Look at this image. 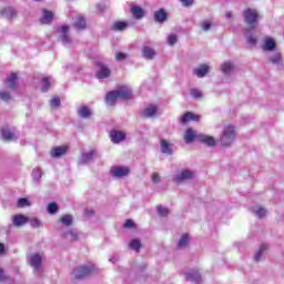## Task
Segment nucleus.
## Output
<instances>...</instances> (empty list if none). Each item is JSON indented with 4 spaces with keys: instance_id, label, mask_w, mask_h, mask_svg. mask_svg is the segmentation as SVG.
Returning a JSON list of instances; mask_svg holds the SVG:
<instances>
[{
    "instance_id": "43",
    "label": "nucleus",
    "mask_w": 284,
    "mask_h": 284,
    "mask_svg": "<svg viewBox=\"0 0 284 284\" xmlns=\"http://www.w3.org/2000/svg\"><path fill=\"white\" fill-rule=\"evenodd\" d=\"M41 176H43V172L41 171V169H39V168L33 169L32 181L38 182L41 179Z\"/></svg>"
},
{
    "instance_id": "12",
    "label": "nucleus",
    "mask_w": 284,
    "mask_h": 284,
    "mask_svg": "<svg viewBox=\"0 0 284 284\" xmlns=\"http://www.w3.org/2000/svg\"><path fill=\"white\" fill-rule=\"evenodd\" d=\"M58 33L60 34L61 42L63 45H70V27L69 26H62L59 30Z\"/></svg>"
},
{
    "instance_id": "18",
    "label": "nucleus",
    "mask_w": 284,
    "mask_h": 284,
    "mask_svg": "<svg viewBox=\"0 0 284 284\" xmlns=\"http://www.w3.org/2000/svg\"><path fill=\"white\" fill-rule=\"evenodd\" d=\"M252 213L257 219H265L267 216V209H265L263 205L255 204L252 206Z\"/></svg>"
},
{
    "instance_id": "32",
    "label": "nucleus",
    "mask_w": 284,
    "mask_h": 284,
    "mask_svg": "<svg viewBox=\"0 0 284 284\" xmlns=\"http://www.w3.org/2000/svg\"><path fill=\"white\" fill-rule=\"evenodd\" d=\"M119 95L116 93V91H110L108 94H106V98H105V103L106 105H114V103L116 101H119Z\"/></svg>"
},
{
    "instance_id": "59",
    "label": "nucleus",
    "mask_w": 284,
    "mask_h": 284,
    "mask_svg": "<svg viewBox=\"0 0 284 284\" xmlns=\"http://www.w3.org/2000/svg\"><path fill=\"white\" fill-rule=\"evenodd\" d=\"M230 17H232L231 12H226V18L230 19Z\"/></svg>"
},
{
    "instance_id": "25",
    "label": "nucleus",
    "mask_w": 284,
    "mask_h": 284,
    "mask_svg": "<svg viewBox=\"0 0 284 284\" xmlns=\"http://www.w3.org/2000/svg\"><path fill=\"white\" fill-rule=\"evenodd\" d=\"M142 57L150 61L156 57V51L153 48L145 45L142 48Z\"/></svg>"
},
{
    "instance_id": "29",
    "label": "nucleus",
    "mask_w": 284,
    "mask_h": 284,
    "mask_svg": "<svg viewBox=\"0 0 284 284\" xmlns=\"http://www.w3.org/2000/svg\"><path fill=\"white\" fill-rule=\"evenodd\" d=\"M94 153H95L94 150L82 152V155L80 158V163H82V165H84L85 163H90V161L94 159Z\"/></svg>"
},
{
    "instance_id": "16",
    "label": "nucleus",
    "mask_w": 284,
    "mask_h": 284,
    "mask_svg": "<svg viewBox=\"0 0 284 284\" xmlns=\"http://www.w3.org/2000/svg\"><path fill=\"white\" fill-rule=\"evenodd\" d=\"M110 139L112 143H122V141H125V132L113 130L110 132Z\"/></svg>"
},
{
    "instance_id": "17",
    "label": "nucleus",
    "mask_w": 284,
    "mask_h": 284,
    "mask_svg": "<svg viewBox=\"0 0 284 284\" xmlns=\"http://www.w3.org/2000/svg\"><path fill=\"white\" fill-rule=\"evenodd\" d=\"M199 142L204 143V145H207L209 148H214V145H216V139L214 136L205 135L203 133H200Z\"/></svg>"
},
{
    "instance_id": "3",
    "label": "nucleus",
    "mask_w": 284,
    "mask_h": 284,
    "mask_svg": "<svg viewBox=\"0 0 284 284\" xmlns=\"http://www.w3.org/2000/svg\"><path fill=\"white\" fill-rule=\"evenodd\" d=\"M261 19V14H258V11L256 9H246L244 10V21L251 28V30H254L258 26V20Z\"/></svg>"
},
{
    "instance_id": "49",
    "label": "nucleus",
    "mask_w": 284,
    "mask_h": 284,
    "mask_svg": "<svg viewBox=\"0 0 284 284\" xmlns=\"http://www.w3.org/2000/svg\"><path fill=\"white\" fill-rule=\"evenodd\" d=\"M191 97L192 99H203V92L199 89H192Z\"/></svg>"
},
{
    "instance_id": "13",
    "label": "nucleus",
    "mask_w": 284,
    "mask_h": 284,
    "mask_svg": "<svg viewBox=\"0 0 284 284\" xmlns=\"http://www.w3.org/2000/svg\"><path fill=\"white\" fill-rule=\"evenodd\" d=\"M276 48V40L272 37H266L263 40L262 43V50H264V52H272V50H275Z\"/></svg>"
},
{
    "instance_id": "45",
    "label": "nucleus",
    "mask_w": 284,
    "mask_h": 284,
    "mask_svg": "<svg viewBox=\"0 0 284 284\" xmlns=\"http://www.w3.org/2000/svg\"><path fill=\"white\" fill-rule=\"evenodd\" d=\"M178 41H179V37L175 33H171L166 38V42L170 45H176Z\"/></svg>"
},
{
    "instance_id": "6",
    "label": "nucleus",
    "mask_w": 284,
    "mask_h": 284,
    "mask_svg": "<svg viewBox=\"0 0 284 284\" xmlns=\"http://www.w3.org/2000/svg\"><path fill=\"white\" fill-rule=\"evenodd\" d=\"M28 263L33 270H41V263L43 262V253H32L28 256Z\"/></svg>"
},
{
    "instance_id": "35",
    "label": "nucleus",
    "mask_w": 284,
    "mask_h": 284,
    "mask_svg": "<svg viewBox=\"0 0 284 284\" xmlns=\"http://www.w3.org/2000/svg\"><path fill=\"white\" fill-rule=\"evenodd\" d=\"M2 17H6V19H14L17 17V10L12 7H8L1 11Z\"/></svg>"
},
{
    "instance_id": "56",
    "label": "nucleus",
    "mask_w": 284,
    "mask_h": 284,
    "mask_svg": "<svg viewBox=\"0 0 284 284\" xmlns=\"http://www.w3.org/2000/svg\"><path fill=\"white\" fill-rule=\"evenodd\" d=\"M152 181L153 183H161V175H159V173H153Z\"/></svg>"
},
{
    "instance_id": "11",
    "label": "nucleus",
    "mask_w": 284,
    "mask_h": 284,
    "mask_svg": "<svg viewBox=\"0 0 284 284\" xmlns=\"http://www.w3.org/2000/svg\"><path fill=\"white\" fill-rule=\"evenodd\" d=\"M110 74H112V71H110V68H108V64L103 62H98V70H97L98 79H108Z\"/></svg>"
},
{
    "instance_id": "53",
    "label": "nucleus",
    "mask_w": 284,
    "mask_h": 284,
    "mask_svg": "<svg viewBox=\"0 0 284 284\" xmlns=\"http://www.w3.org/2000/svg\"><path fill=\"white\" fill-rule=\"evenodd\" d=\"M0 99L1 101H10L11 97L8 91H0Z\"/></svg>"
},
{
    "instance_id": "52",
    "label": "nucleus",
    "mask_w": 284,
    "mask_h": 284,
    "mask_svg": "<svg viewBox=\"0 0 284 284\" xmlns=\"http://www.w3.org/2000/svg\"><path fill=\"white\" fill-rule=\"evenodd\" d=\"M158 213L160 216H168V214H170V210L163 206H158Z\"/></svg>"
},
{
    "instance_id": "48",
    "label": "nucleus",
    "mask_w": 284,
    "mask_h": 284,
    "mask_svg": "<svg viewBox=\"0 0 284 284\" xmlns=\"http://www.w3.org/2000/svg\"><path fill=\"white\" fill-rule=\"evenodd\" d=\"M272 63H274L275 65H281V63H283V58L281 57V53H275L272 58H271Z\"/></svg>"
},
{
    "instance_id": "31",
    "label": "nucleus",
    "mask_w": 284,
    "mask_h": 284,
    "mask_svg": "<svg viewBox=\"0 0 284 284\" xmlns=\"http://www.w3.org/2000/svg\"><path fill=\"white\" fill-rule=\"evenodd\" d=\"M199 119H200L199 115L192 112H186L180 118V121L181 123H190V121H199Z\"/></svg>"
},
{
    "instance_id": "23",
    "label": "nucleus",
    "mask_w": 284,
    "mask_h": 284,
    "mask_svg": "<svg viewBox=\"0 0 284 284\" xmlns=\"http://www.w3.org/2000/svg\"><path fill=\"white\" fill-rule=\"evenodd\" d=\"M234 70H236V67L232 61H225L221 64V72H223L226 75L232 74Z\"/></svg>"
},
{
    "instance_id": "40",
    "label": "nucleus",
    "mask_w": 284,
    "mask_h": 284,
    "mask_svg": "<svg viewBox=\"0 0 284 284\" xmlns=\"http://www.w3.org/2000/svg\"><path fill=\"white\" fill-rule=\"evenodd\" d=\"M265 252H267V245L262 244L260 246V250L255 254V261H261V258H263Z\"/></svg>"
},
{
    "instance_id": "33",
    "label": "nucleus",
    "mask_w": 284,
    "mask_h": 284,
    "mask_svg": "<svg viewBox=\"0 0 284 284\" xmlns=\"http://www.w3.org/2000/svg\"><path fill=\"white\" fill-rule=\"evenodd\" d=\"M85 18H83V16H78L74 20L75 30H85Z\"/></svg>"
},
{
    "instance_id": "19",
    "label": "nucleus",
    "mask_w": 284,
    "mask_h": 284,
    "mask_svg": "<svg viewBox=\"0 0 284 284\" xmlns=\"http://www.w3.org/2000/svg\"><path fill=\"white\" fill-rule=\"evenodd\" d=\"M7 85L10 90H17V88H19V75H17V73H11L7 78Z\"/></svg>"
},
{
    "instance_id": "55",
    "label": "nucleus",
    "mask_w": 284,
    "mask_h": 284,
    "mask_svg": "<svg viewBox=\"0 0 284 284\" xmlns=\"http://www.w3.org/2000/svg\"><path fill=\"white\" fill-rule=\"evenodd\" d=\"M183 8H190V6H192V3H194V0H179Z\"/></svg>"
},
{
    "instance_id": "22",
    "label": "nucleus",
    "mask_w": 284,
    "mask_h": 284,
    "mask_svg": "<svg viewBox=\"0 0 284 284\" xmlns=\"http://www.w3.org/2000/svg\"><path fill=\"white\" fill-rule=\"evenodd\" d=\"M128 28H130V22L128 21H115L111 27L114 32H123V30H128Z\"/></svg>"
},
{
    "instance_id": "58",
    "label": "nucleus",
    "mask_w": 284,
    "mask_h": 284,
    "mask_svg": "<svg viewBox=\"0 0 284 284\" xmlns=\"http://www.w3.org/2000/svg\"><path fill=\"white\" fill-rule=\"evenodd\" d=\"M4 251L6 246L3 245V243H0V254H3Z\"/></svg>"
},
{
    "instance_id": "34",
    "label": "nucleus",
    "mask_w": 284,
    "mask_h": 284,
    "mask_svg": "<svg viewBox=\"0 0 284 284\" xmlns=\"http://www.w3.org/2000/svg\"><path fill=\"white\" fill-rule=\"evenodd\" d=\"M74 219L72 217V215H62L59 219V223H61V225H64V227H68V230L70 229V225H72Z\"/></svg>"
},
{
    "instance_id": "30",
    "label": "nucleus",
    "mask_w": 284,
    "mask_h": 284,
    "mask_svg": "<svg viewBox=\"0 0 284 284\" xmlns=\"http://www.w3.org/2000/svg\"><path fill=\"white\" fill-rule=\"evenodd\" d=\"M185 278L187 281H192L193 283H200L201 273L199 271H189L187 273H185Z\"/></svg>"
},
{
    "instance_id": "2",
    "label": "nucleus",
    "mask_w": 284,
    "mask_h": 284,
    "mask_svg": "<svg viewBox=\"0 0 284 284\" xmlns=\"http://www.w3.org/2000/svg\"><path fill=\"white\" fill-rule=\"evenodd\" d=\"M97 267L92 263H88L81 266L73 268L71 273V278L74 281H81V278H85V276H90V274L94 273Z\"/></svg>"
},
{
    "instance_id": "24",
    "label": "nucleus",
    "mask_w": 284,
    "mask_h": 284,
    "mask_svg": "<svg viewBox=\"0 0 284 284\" xmlns=\"http://www.w3.org/2000/svg\"><path fill=\"white\" fill-rule=\"evenodd\" d=\"M154 21L155 23H165L168 21V12L164 9H159L154 12Z\"/></svg>"
},
{
    "instance_id": "50",
    "label": "nucleus",
    "mask_w": 284,
    "mask_h": 284,
    "mask_svg": "<svg viewBox=\"0 0 284 284\" xmlns=\"http://www.w3.org/2000/svg\"><path fill=\"white\" fill-rule=\"evenodd\" d=\"M51 108H59L61 105V99L59 97H54L50 101Z\"/></svg>"
},
{
    "instance_id": "26",
    "label": "nucleus",
    "mask_w": 284,
    "mask_h": 284,
    "mask_svg": "<svg viewBox=\"0 0 284 284\" xmlns=\"http://www.w3.org/2000/svg\"><path fill=\"white\" fill-rule=\"evenodd\" d=\"M52 85H54V79H52L51 77L42 78V81H41L42 92H48V90H50V88H52Z\"/></svg>"
},
{
    "instance_id": "1",
    "label": "nucleus",
    "mask_w": 284,
    "mask_h": 284,
    "mask_svg": "<svg viewBox=\"0 0 284 284\" xmlns=\"http://www.w3.org/2000/svg\"><path fill=\"white\" fill-rule=\"evenodd\" d=\"M236 140V126L226 124L223 126L219 141L223 148H230Z\"/></svg>"
},
{
    "instance_id": "44",
    "label": "nucleus",
    "mask_w": 284,
    "mask_h": 284,
    "mask_svg": "<svg viewBox=\"0 0 284 284\" xmlns=\"http://www.w3.org/2000/svg\"><path fill=\"white\" fill-rule=\"evenodd\" d=\"M29 222L31 227H34L37 230H39V227H43V223H41V220L37 217L29 219Z\"/></svg>"
},
{
    "instance_id": "4",
    "label": "nucleus",
    "mask_w": 284,
    "mask_h": 284,
    "mask_svg": "<svg viewBox=\"0 0 284 284\" xmlns=\"http://www.w3.org/2000/svg\"><path fill=\"white\" fill-rule=\"evenodd\" d=\"M130 168L123 165H115L110 170V174L113 179H125V176H130Z\"/></svg>"
},
{
    "instance_id": "54",
    "label": "nucleus",
    "mask_w": 284,
    "mask_h": 284,
    "mask_svg": "<svg viewBox=\"0 0 284 284\" xmlns=\"http://www.w3.org/2000/svg\"><path fill=\"white\" fill-rule=\"evenodd\" d=\"M115 59H116V61H125V59H128V54H125L123 52H119L115 54Z\"/></svg>"
},
{
    "instance_id": "38",
    "label": "nucleus",
    "mask_w": 284,
    "mask_h": 284,
    "mask_svg": "<svg viewBox=\"0 0 284 284\" xmlns=\"http://www.w3.org/2000/svg\"><path fill=\"white\" fill-rule=\"evenodd\" d=\"M1 134L4 141H14V133L10 129H2Z\"/></svg>"
},
{
    "instance_id": "60",
    "label": "nucleus",
    "mask_w": 284,
    "mask_h": 284,
    "mask_svg": "<svg viewBox=\"0 0 284 284\" xmlns=\"http://www.w3.org/2000/svg\"><path fill=\"white\" fill-rule=\"evenodd\" d=\"M110 262H111V263H115V262H116V260H110Z\"/></svg>"
},
{
    "instance_id": "42",
    "label": "nucleus",
    "mask_w": 284,
    "mask_h": 284,
    "mask_svg": "<svg viewBox=\"0 0 284 284\" xmlns=\"http://www.w3.org/2000/svg\"><path fill=\"white\" fill-rule=\"evenodd\" d=\"M200 28L203 30V32H209V30L212 28V20H202L200 22Z\"/></svg>"
},
{
    "instance_id": "5",
    "label": "nucleus",
    "mask_w": 284,
    "mask_h": 284,
    "mask_svg": "<svg viewBox=\"0 0 284 284\" xmlns=\"http://www.w3.org/2000/svg\"><path fill=\"white\" fill-rule=\"evenodd\" d=\"M70 152V144H62L52 146L50 150L51 159H61V156H65Z\"/></svg>"
},
{
    "instance_id": "41",
    "label": "nucleus",
    "mask_w": 284,
    "mask_h": 284,
    "mask_svg": "<svg viewBox=\"0 0 284 284\" xmlns=\"http://www.w3.org/2000/svg\"><path fill=\"white\" fill-rule=\"evenodd\" d=\"M30 205H32V202L27 197H21L17 202V207H30Z\"/></svg>"
},
{
    "instance_id": "14",
    "label": "nucleus",
    "mask_w": 284,
    "mask_h": 284,
    "mask_svg": "<svg viewBox=\"0 0 284 284\" xmlns=\"http://www.w3.org/2000/svg\"><path fill=\"white\" fill-rule=\"evenodd\" d=\"M156 114H159V106L154 105V104H150L146 108H144V110L142 111V115L145 119H152L154 116H156Z\"/></svg>"
},
{
    "instance_id": "37",
    "label": "nucleus",
    "mask_w": 284,
    "mask_h": 284,
    "mask_svg": "<svg viewBox=\"0 0 284 284\" xmlns=\"http://www.w3.org/2000/svg\"><path fill=\"white\" fill-rule=\"evenodd\" d=\"M130 250H133V252H139L141 250V240L133 239L129 242Z\"/></svg>"
},
{
    "instance_id": "9",
    "label": "nucleus",
    "mask_w": 284,
    "mask_h": 284,
    "mask_svg": "<svg viewBox=\"0 0 284 284\" xmlns=\"http://www.w3.org/2000/svg\"><path fill=\"white\" fill-rule=\"evenodd\" d=\"M115 93L118 94V98L122 101L132 99V88H130L129 85L119 87L115 90Z\"/></svg>"
},
{
    "instance_id": "47",
    "label": "nucleus",
    "mask_w": 284,
    "mask_h": 284,
    "mask_svg": "<svg viewBox=\"0 0 284 284\" xmlns=\"http://www.w3.org/2000/svg\"><path fill=\"white\" fill-rule=\"evenodd\" d=\"M47 210L49 214H57L59 212V205L57 203H49Z\"/></svg>"
},
{
    "instance_id": "21",
    "label": "nucleus",
    "mask_w": 284,
    "mask_h": 284,
    "mask_svg": "<svg viewBox=\"0 0 284 284\" xmlns=\"http://www.w3.org/2000/svg\"><path fill=\"white\" fill-rule=\"evenodd\" d=\"M80 119H90L92 116V109L88 105H80L78 108Z\"/></svg>"
},
{
    "instance_id": "15",
    "label": "nucleus",
    "mask_w": 284,
    "mask_h": 284,
    "mask_svg": "<svg viewBox=\"0 0 284 284\" xmlns=\"http://www.w3.org/2000/svg\"><path fill=\"white\" fill-rule=\"evenodd\" d=\"M29 221H30V217L23 214H18L12 216V223L14 227H23L26 223H29Z\"/></svg>"
},
{
    "instance_id": "10",
    "label": "nucleus",
    "mask_w": 284,
    "mask_h": 284,
    "mask_svg": "<svg viewBox=\"0 0 284 284\" xmlns=\"http://www.w3.org/2000/svg\"><path fill=\"white\" fill-rule=\"evenodd\" d=\"M199 136H201V133L189 128L185 130L183 139H184L185 143L190 144V143H194V141H199Z\"/></svg>"
},
{
    "instance_id": "7",
    "label": "nucleus",
    "mask_w": 284,
    "mask_h": 284,
    "mask_svg": "<svg viewBox=\"0 0 284 284\" xmlns=\"http://www.w3.org/2000/svg\"><path fill=\"white\" fill-rule=\"evenodd\" d=\"M212 70V65L210 63H202L197 65L195 69H193V74L197 77V79H203L210 74V71Z\"/></svg>"
},
{
    "instance_id": "57",
    "label": "nucleus",
    "mask_w": 284,
    "mask_h": 284,
    "mask_svg": "<svg viewBox=\"0 0 284 284\" xmlns=\"http://www.w3.org/2000/svg\"><path fill=\"white\" fill-rule=\"evenodd\" d=\"M6 273L3 272V268L0 267V282L6 281Z\"/></svg>"
},
{
    "instance_id": "46",
    "label": "nucleus",
    "mask_w": 284,
    "mask_h": 284,
    "mask_svg": "<svg viewBox=\"0 0 284 284\" xmlns=\"http://www.w3.org/2000/svg\"><path fill=\"white\" fill-rule=\"evenodd\" d=\"M245 37L250 45H256V42L258 41V39L255 36H252L250 34V31H246Z\"/></svg>"
},
{
    "instance_id": "8",
    "label": "nucleus",
    "mask_w": 284,
    "mask_h": 284,
    "mask_svg": "<svg viewBox=\"0 0 284 284\" xmlns=\"http://www.w3.org/2000/svg\"><path fill=\"white\" fill-rule=\"evenodd\" d=\"M194 178V172L187 169L180 170L174 176L175 183H183V181H190V179Z\"/></svg>"
},
{
    "instance_id": "51",
    "label": "nucleus",
    "mask_w": 284,
    "mask_h": 284,
    "mask_svg": "<svg viewBox=\"0 0 284 284\" xmlns=\"http://www.w3.org/2000/svg\"><path fill=\"white\" fill-rule=\"evenodd\" d=\"M124 227H125L126 230H134V227H136V224H135L134 221H132V220H126V221L124 222Z\"/></svg>"
},
{
    "instance_id": "61",
    "label": "nucleus",
    "mask_w": 284,
    "mask_h": 284,
    "mask_svg": "<svg viewBox=\"0 0 284 284\" xmlns=\"http://www.w3.org/2000/svg\"><path fill=\"white\" fill-rule=\"evenodd\" d=\"M36 1H41V0H36Z\"/></svg>"
},
{
    "instance_id": "27",
    "label": "nucleus",
    "mask_w": 284,
    "mask_h": 284,
    "mask_svg": "<svg viewBox=\"0 0 284 284\" xmlns=\"http://www.w3.org/2000/svg\"><path fill=\"white\" fill-rule=\"evenodd\" d=\"M160 150L162 154H172V142L168 140H161Z\"/></svg>"
},
{
    "instance_id": "36",
    "label": "nucleus",
    "mask_w": 284,
    "mask_h": 284,
    "mask_svg": "<svg viewBox=\"0 0 284 284\" xmlns=\"http://www.w3.org/2000/svg\"><path fill=\"white\" fill-rule=\"evenodd\" d=\"M131 14L134 19H143L145 17V11L141 7L131 8Z\"/></svg>"
},
{
    "instance_id": "20",
    "label": "nucleus",
    "mask_w": 284,
    "mask_h": 284,
    "mask_svg": "<svg viewBox=\"0 0 284 284\" xmlns=\"http://www.w3.org/2000/svg\"><path fill=\"white\" fill-rule=\"evenodd\" d=\"M61 236L69 242L77 241L79 239V234H77V231L72 229H67V231H62Z\"/></svg>"
},
{
    "instance_id": "28",
    "label": "nucleus",
    "mask_w": 284,
    "mask_h": 284,
    "mask_svg": "<svg viewBox=\"0 0 284 284\" xmlns=\"http://www.w3.org/2000/svg\"><path fill=\"white\" fill-rule=\"evenodd\" d=\"M52 19H54V13L48 9H43L42 18L40 19L41 23H44V24L51 23Z\"/></svg>"
},
{
    "instance_id": "39",
    "label": "nucleus",
    "mask_w": 284,
    "mask_h": 284,
    "mask_svg": "<svg viewBox=\"0 0 284 284\" xmlns=\"http://www.w3.org/2000/svg\"><path fill=\"white\" fill-rule=\"evenodd\" d=\"M190 243V235L183 234L178 243V247H187V244Z\"/></svg>"
}]
</instances>
